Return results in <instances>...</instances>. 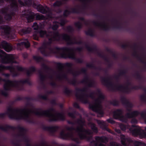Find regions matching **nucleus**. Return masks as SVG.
I'll use <instances>...</instances> for the list:
<instances>
[{
    "label": "nucleus",
    "instance_id": "obj_13",
    "mask_svg": "<svg viewBox=\"0 0 146 146\" xmlns=\"http://www.w3.org/2000/svg\"><path fill=\"white\" fill-rule=\"evenodd\" d=\"M18 81L17 80H11L9 79L6 80L0 77V83L1 82H5L3 86L4 89L5 90H11V87L16 86Z\"/></svg>",
    "mask_w": 146,
    "mask_h": 146
},
{
    "label": "nucleus",
    "instance_id": "obj_56",
    "mask_svg": "<svg viewBox=\"0 0 146 146\" xmlns=\"http://www.w3.org/2000/svg\"><path fill=\"white\" fill-rule=\"evenodd\" d=\"M36 18L37 20H42L44 19L45 17L42 15H36Z\"/></svg>",
    "mask_w": 146,
    "mask_h": 146
},
{
    "label": "nucleus",
    "instance_id": "obj_51",
    "mask_svg": "<svg viewBox=\"0 0 146 146\" xmlns=\"http://www.w3.org/2000/svg\"><path fill=\"white\" fill-rule=\"evenodd\" d=\"M135 146H146V144L140 141H136L135 142Z\"/></svg>",
    "mask_w": 146,
    "mask_h": 146
},
{
    "label": "nucleus",
    "instance_id": "obj_29",
    "mask_svg": "<svg viewBox=\"0 0 146 146\" xmlns=\"http://www.w3.org/2000/svg\"><path fill=\"white\" fill-rule=\"evenodd\" d=\"M0 44L3 48L7 52H9L12 50V46L6 41H2Z\"/></svg>",
    "mask_w": 146,
    "mask_h": 146
},
{
    "label": "nucleus",
    "instance_id": "obj_59",
    "mask_svg": "<svg viewBox=\"0 0 146 146\" xmlns=\"http://www.w3.org/2000/svg\"><path fill=\"white\" fill-rule=\"evenodd\" d=\"M119 119L121 121L124 122H126L127 121V118L123 115V114L120 116Z\"/></svg>",
    "mask_w": 146,
    "mask_h": 146
},
{
    "label": "nucleus",
    "instance_id": "obj_28",
    "mask_svg": "<svg viewBox=\"0 0 146 146\" xmlns=\"http://www.w3.org/2000/svg\"><path fill=\"white\" fill-rule=\"evenodd\" d=\"M80 11L79 9L76 8H72L71 11L66 9L64 11L63 15L65 17H67L71 13L79 14L80 13Z\"/></svg>",
    "mask_w": 146,
    "mask_h": 146
},
{
    "label": "nucleus",
    "instance_id": "obj_11",
    "mask_svg": "<svg viewBox=\"0 0 146 146\" xmlns=\"http://www.w3.org/2000/svg\"><path fill=\"white\" fill-rule=\"evenodd\" d=\"M17 80L19 81L17 82V85L15 87H11V90H5L4 89V90L5 91H1V94L2 95L7 97L8 96V94L6 91H12L13 90L15 89L17 90H21V88L20 87V84H27L29 85H32L31 82L29 81V78H27L25 80ZM4 86V85H3ZM3 88L4 86H3Z\"/></svg>",
    "mask_w": 146,
    "mask_h": 146
},
{
    "label": "nucleus",
    "instance_id": "obj_26",
    "mask_svg": "<svg viewBox=\"0 0 146 146\" xmlns=\"http://www.w3.org/2000/svg\"><path fill=\"white\" fill-rule=\"evenodd\" d=\"M139 47L136 44H135L133 46L134 50V52L133 54V55L134 56L136 57L138 60L141 63L144 64L145 68L146 69V61L144 60L143 58L141 56H139L136 50L137 48Z\"/></svg>",
    "mask_w": 146,
    "mask_h": 146
},
{
    "label": "nucleus",
    "instance_id": "obj_4",
    "mask_svg": "<svg viewBox=\"0 0 146 146\" xmlns=\"http://www.w3.org/2000/svg\"><path fill=\"white\" fill-rule=\"evenodd\" d=\"M26 109H15L10 106L7 109V111L5 113H0V118H3L5 117L6 115H7L9 118L11 119L17 120H25L31 122L29 119V116L27 113L25 114L24 115H17L14 113L19 112L20 111H23Z\"/></svg>",
    "mask_w": 146,
    "mask_h": 146
},
{
    "label": "nucleus",
    "instance_id": "obj_17",
    "mask_svg": "<svg viewBox=\"0 0 146 146\" xmlns=\"http://www.w3.org/2000/svg\"><path fill=\"white\" fill-rule=\"evenodd\" d=\"M4 70H9L13 77L18 76L20 74L19 73L15 71V68L12 65L5 66L0 64V73Z\"/></svg>",
    "mask_w": 146,
    "mask_h": 146
},
{
    "label": "nucleus",
    "instance_id": "obj_49",
    "mask_svg": "<svg viewBox=\"0 0 146 146\" xmlns=\"http://www.w3.org/2000/svg\"><path fill=\"white\" fill-rule=\"evenodd\" d=\"M132 87L131 88H129L128 86H125L124 90L123 93H128L131 92V90H134V89H132Z\"/></svg>",
    "mask_w": 146,
    "mask_h": 146
},
{
    "label": "nucleus",
    "instance_id": "obj_8",
    "mask_svg": "<svg viewBox=\"0 0 146 146\" xmlns=\"http://www.w3.org/2000/svg\"><path fill=\"white\" fill-rule=\"evenodd\" d=\"M56 64L58 68L60 70H62L64 67V65L66 67L70 68L68 70L69 72L72 74L75 77H76L79 75L81 73H83L86 75H87V70L85 68H82L80 71H76L74 72L71 68L73 66V64L71 63L66 62L62 64L60 62H56Z\"/></svg>",
    "mask_w": 146,
    "mask_h": 146
},
{
    "label": "nucleus",
    "instance_id": "obj_43",
    "mask_svg": "<svg viewBox=\"0 0 146 146\" xmlns=\"http://www.w3.org/2000/svg\"><path fill=\"white\" fill-rule=\"evenodd\" d=\"M64 93L67 96H70L72 93V90L69 89L67 87L64 86Z\"/></svg>",
    "mask_w": 146,
    "mask_h": 146
},
{
    "label": "nucleus",
    "instance_id": "obj_24",
    "mask_svg": "<svg viewBox=\"0 0 146 146\" xmlns=\"http://www.w3.org/2000/svg\"><path fill=\"white\" fill-rule=\"evenodd\" d=\"M46 33V31L40 29L38 31H35L33 35V36L34 39L35 40H38L39 38V36L40 37L44 38Z\"/></svg>",
    "mask_w": 146,
    "mask_h": 146
},
{
    "label": "nucleus",
    "instance_id": "obj_3",
    "mask_svg": "<svg viewBox=\"0 0 146 146\" xmlns=\"http://www.w3.org/2000/svg\"><path fill=\"white\" fill-rule=\"evenodd\" d=\"M52 44L49 42H44L41 46L38 48V50L44 56H49L51 54L54 55L56 57L58 58H60L58 56L64 52L68 51H73L71 48L63 47H62L55 46L53 48L51 47Z\"/></svg>",
    "mask_w": 146,
    "mask_h": 146
},
{
    "label": "nucleus",
    "instance_id": "obj_5",
    "mask_svg": "<svg viewBox=\"0 0 146 146\" xmlns=\"http://www.w3.org/2000/svg\"><path fill=\"white\" fill-rule=\"evenodd\" d=\"M88 88L86 87L82 89L77 88L76 89V96L81 102L85 104H90L87 98L89 97L92 99L95 98V93L91 92L89 95L86 93L88 92Z\"/></svg>",
    "mask_w": 146,
    "mask_h": 146
},
{
    "label": "nucleus",
    "instance_id": "obj_9",
    "mask_svg": "<svg viewBox=\"0 0 146 146\" xmlns=\"http://www.w3.org/2000/svg\"><path fill=\"white\" fill-rule=\"evenodd\" d=\"M0 58L1 62L3 64H17L14 56L12 54H7L3 50L0 51Z\"/></svg>",
    "mask_w": 146,
    "mask_h": 146
},
{
    "label": "nucleus",
    "instance_id": "obj_14",
    "mask_svg": "<svg viewBox=\"0 0 146 146\" xmlns=\"http://www.w3.org/2000/svg\"><path fill=\"white\" fill-rule=\"evenodd\" d=\"M85 47L87 50L90 52H96L98 55L100 57L102 58L107 63L110 62V60L102 52H98V49L96 46L94 47H91L86 44L85 45Z\"/></svg>",
    "mask_w": 146,
    "mask_h": 146
},
{
    "label": "nucleus",
    "instance_id": "obj_64",
    "mask_svg": "<svg viewBox=\"0 0 146 146\" xmlns=\"http://www.w3.org/2000/svg\"><path fill=\"white\" fill-rule=\"evenodd\" d=\"M134 76H135L139 80L142 79V77L138 72H137L135 74Z\"/></svg>",
    "mask_w": 146,
    "mask_h": 146
},
{
    "label": "nucleus",
    "instance_id": "obj_54",
    "mask_svg": "<svg viewBox=\"0 0 146 146\" xmlns=\"http://www.w3.org/2000/svg\"><path fill=\"white\" fill-rule=\"evenodd\" d=\"M76 111H74L73 112H69L68 113V115L70 117L73 118L75 119L76 118V116L75 115Z\"/></svg>",
    "mask_w": 146,
    "mask_h": 146
},
{
    "label": "nucleus",
    "instance_id": "obj_35",
    "mask_svg": "<svg viewBox=\"0 0 146 146\" xmlns=\"http://www.w3.org/2000/svg\"><path fill=\"white\" fill-rule=\"evenodd\" d=\"M123 111L120 109L116 110L113 112V117L115 119H119L120 116L123 114Z\"/></svg>",
    "mask_w": 146,
    "mask_h": 146
},
{
    "label": "nucleus",
    "instance_id": "obj_27",
    "mask_svg": "<svg viewBox=\"0 0 146 146\" xmlns=\"http://www.w3.org/2000/svg\"><path fill=\"white\" fill-rule=\"evenodd\" d=\"M89 109L92 110L93 111H94L100 115L101 117H102L104 115V113L103 111L97 107L95 106L94 104H90L89 105Z\"/></svg>",
    "mask_w": 146,
    "mask_h": 146
},
{
    "label": "nucleus",
    "instance_id": "obj_6",
    "mask_svg": "<svg viewBox=\"0 0 146 146\" xmlns=\"http://www.w3.org/2000/svg\"><path fill=\"white\" fill-rule=\"evenodd\" d=\"M110 77H103L102 78V82L103 84L107 87L110 90L115 92L120 91L124 92L125 86L121 84L114 85L112 82L110 81Z\"/></svg>",
    "mask_w": 146,
    "mask_h": 146
},
{
    "label": "nucleus",
    "instance_id": "obj_34",
    "mask_svg": "<svg viewBox=\"0 0 146 146\" xmlns=\"http://www.w3.org/2000/svg\"><path fill=\"white\" fill-rule=\"evenodd\" d=\"M36 8L38 11L43 14H45L48 13V11L46 10L49 9V8L47 6L45 8L41 4H39L36 5Z\"/></svg>",
    "mask_w": 146,
    "mask_h": 146
},
{
    "label": "nucleus",
    "instance_id": "obj_12",
    "mask_svg": "<svg viewBox=\"0 0 146 146\" xmlns=\"http://www.w3.org/2000/svg\"><path fill=\"white\" fill-rule=\"evenodd\" d=\"M93 24L95 26L100 28L102 30L105 31H108L110 30L111 28L112 29H117L118 30L122 29L123 27L120 25L114 26L111 27L110 26L107 25L105 24L102 25V23L97 21H93Z\"/></svg>",
    "mask_w": 146,
    "mask_h": 146
},
{
    "label": "nucleus",
    "instance_id": "obj_33",
    "mask_svg": "<svg viewBox=\"0 0 146 146\" xmlns=\"http://www.w3.org/2000/svg\"><path fill=\"white\" fill-rule=\"evenodd\" d=\"M132 127L129 128V130L133 135H137L141 133V130L140 128L133 129V128L137 127V126L135 125H132Z\"/></svg>",
    "mask_w": 146,
    "mask_h": 146
},
{
    "label": "nucleus",
    "instance_id": "obj_45",
    "mask_svg": "<svg viewBox=\"0 0 146 146\" xmlns=\"http://www.w3.org/2000/svg\"><path fill=\"white\" fill-rule=\"evenodd\" d=\"M91 128L92 130L94 133H98V129L94 123H92L91 124Z\"/></svg>",
    "mask_w": 146,
    "mask_h": 146
},
{
    "label": "nucleus",
    "instance_id": "obj_18",
    "mask_svg": "<svg viewBox=\"0 0 146 146\" xmlns=\"http://www.w3.org/2000/svg\"><path fill=\"white\" fill-rule=\"evenodd\" d=\"M15 66L17 70L19 71L23 72L26 71L27 76L29 77L31 76L34 72H36V68L33 66L29 67V70H27L26 68L18 65H15Z\"/></svg>",
    "mask_w": 146,
    "mask_h": 146
},
{
    "label": "nucleus",
    "instance_id": "obj_16",
    "mask_svg": "<svg viewBox=\"0 0 146 146\" xmlns=\"http://www.w3.org/2000/svg\"><path fill=\"white\" fill-rule=\"evenodd\" d=\"M35 16V14L34 12L27 9L23 10L21 14V17L26 18L29 23L33 21Z\"/></svg>",
    "mask_w": 146,
    "mask_h": 146
},
{
    "label": "nucleus",
    "instance_id": "obj_47",
    "mask_svg": "<svg viewBox=\"0 0 146 146\" xmlns=\"http://www.w3.org/2000/svg\"><path fill=\"white\" fill-rule=\"evenodd\" d=\"M62 5V2L59 0H57L53 4V6L54 7H60Z\"/></svg>",
    "mask_w": 146,
    "mask_h": 146
},
{
    "label": "nucleus",
    "instance_id": "obj_61",
    "mask_svg": "<svg viewBox=\"0 0 146 146\" xmlns=\"http://www.w3.org/2000/svg\"><path fill=\"white\" fill-rule=\"evenodd\" d=\"M38 98L40 99H42L44 100H48V99L46 95H39L38 96Z\"/></svg>",
    "mask_w": 146,
    "mask_h": 146
},
{
    "label": "nucleus",
    "instance_id": "obj_63",
    "mask_svg": "<svg viewBox=\"0 0 146 146\" xmlns=\"http://www.w3.org/2000/svg\"><path fill=\"white\" fill-rule=\"evenodd\" d=\"M120 127L122 130L125 131L128 128V126L125 124H121L120 125Z\"/></svg>",
    "mask_w": 146,
    "mask_h": 146
},
{
    "label": "nucleus",
    "instance_id": "obj_52",
    "mask_svg": "<svg viewBox=\"0 0 146 146\" xmlns=\"http://www.w3.org/2000/svg\"><path fill=\"white\" fill-rule=\"evenodd\" d=\"M66 30L69 33H72L74 31V29L71 26L69 25L67 27Z\"/></svg>",
    "mask_w": 146,
    "mask_h": 146
},
{
    "label": "nucleus",
    "instance_id": "obj_36",
    "mask_svg": "<svg viewBox=\"0 0 146 146\" xmlns=\"http://www.w3.org/2000/svg\"><path fill=\"white\" fill-rule=\"evenodd\" d=\"M38 72L39 74L40 84L42 85L43 88H44L45 86L44 84V81L46 79V76L43 74L41 70H39Z\"/></svg>",
    "mask_w": 146,
    "mask_h": 146
},
{
    "label": "nucleus",
    "instance_id": "obj_7",
    "mask_svg": "<svg viewBox=\"0 0 146 146\" xmlns=\"http://www.w3.org/2000/svg\"><path fill=\"white\" fill-rule=\"evenodd\" d=\"M9 129H11L13 130H15L16 129H18L20 133L19 136L23 137L24 141L26 143L29 142V139L25 136V133L27 131L26 129L23 127L20 126V125H18L17 127H15L6 124L5 125V127H4L3 126L0 125V129L5 132H8Z\"/></svg>",
    "mask_w": 146,
    "mask_h": 146
},
{
    "label": "nucleus",
    "instance_id": "obj_2",
    "mask_svg": "<svg viewBox=\"0 0 146 146\" xmlns=\"http://www.w3.org/2000/svg\"><path fill=\"white\" fill-rule=\"evenodd\" d=\"M25 109V110L23 111H20L19 112H23V114H20L22 115H24L25 114L27 113L28 114L29 117V119L31 122L28 121L26 120H24L27 122L30 123H34V121L31 119L30 115V113H32L35 115L38 116H45L48 118L47 121L49 122H57L59 121H64L65 120V117L63 113H57V116H56L53 114L50 113V112H54L55 110L53 108H51L49 109L46 110H42L41 109L36 108L37 111L32 110H31L25 108L23 109Z\"/></svg>",
    "mask_w": 146,
    "mask_h": 146
},
{
    "label": "nucleus",
    "instance_id": "obj_62",
    "mask_svg": "<svg viewBox=\"0 0 146 146\" xmlns=\"http://www.w3.org/2000/svg\"><path fill=\"white\" fill-rule=\"evenodd\" d=\"M141 117L144 119L146 124V110L145 111H143V112L141 114Z\"/></svg>",
    "mask_w": 146,
    "mask_h": 146
},
{
    "label": "nucleus",
    "instance_id": "obj_37",
    "mask_svg": "<svg viewBox=\"0 0 146 146\" xmlns=\"http://www.w3.org/2000/svg\"><path fill=\"white\" fill-rule=\"evenodd\" d=\"M32 31V29L29 27L21 29L19 31V33L21 35L29 34Z\"/></svg>",
    "mask_w": 146,
    "mask_h": 146
},
{
    "label": "nucleus",
    "instance_id": "obj_20",
    "mask_svg": "<svg viewBox=\"0 0 146 146\" xmlns=\"http://www.w3.org/2000/svg\"><path fill=\"white\" fill-rule=\"evenodd\" d=\"M0 29L2 30L1 32L2 35L9 37L11 35V28L8 25H4L1 26Z\"/></svg>",
    "mask_w": 146,
    "mask_h": 146
},
{
    "label": "nucleus",
    "instance_id": "obj_25",
    "mask_svg": "<svg viewBox=\"0 0 146 146\" xmlns=\"http://www.w3.org/2000/svg\"><path fill=\"white\" fill-rule=\"evenodd\" d=\"M6 2H11V8L13 11L16 12L18 10L19 7L16 0H4ZM4 0H0V4L4 3Z\"/></svg>",
    "mask_w": 146,
    "mask_h": 146
},
{
    "label": "nucleus",
    "instance_id": "obj_22",
    "mask_svg": "<svg viewBox=\"0 0 146 146\" xmlns=\"http://www.w3.org/2000/svg\"><path fill=\"white\" fill-rule=\"evenodd\" d=\"M121 101L123 105L125 107L127 111L129 112H131V108L133 106V104L124 97H122L121 98Z\"/></svg>",
    "mask_w": 146,
    "mask_h": 146
},
{
    "label": "nucleus",
    "instance_id": "obj_19",
    "mask_svg": "<svg viewBox=\"0 0 146 146\" xmlns=\"http://www.w3.org/2000/svg\"><path fill=\"white\" fill-rule=\"evenodd\" d=\"M95 139L96 141L93 140L90 142V144H94L95 146H97L98 143L101 142L106 143L109 141L108 138L104 136H96Z\"/></svg>",
    "mask_w": 146,
    "mask_h": 146
},
{
    "label": "nucleus",
    "instance_id": "obj_40",
    "mask_svg": "<svg viewBox=\"0 0 146 146\" xmlns=\"http://www.w3.org/2000/svg\"><path fill=\"white\" fill-rule=\"evenodd\" d=\"M33 60L37 63H40L44 61L43 58L40 56H33Z\"/></svg>",
    "mask_w": 146,
    "mask_h": 146
},
{
    "label": "nucleus",
    "instance_id": "obj_10",
    "mask_svg": "<svg viewBox=\"0 0 146 146\" xmlns=\"http://www.w3.org/2000/svg\"><path fill=\"white\" fill-rule=\"evenodd\" d=\"M53 33L54 36L48 38V41L52 44L54 41L58 42L61 44H63V41H65V40H66V36H68L67 34H60L58 31L54 32Z\"/></svg>",
    "mask_w": 146,
    "mask_h": 146
},
{
    "label": "nucleus",
    "instance_id": "obj_46",
    "mask_svg": "<svg viewBox=\"0 0 146 146\" xmlns=\"http://www.w3.org/2000/svg\"><path fill=\"white\" fill-rule=\"evenodd\" d=\"M95 105H94L98 108H100L101 106L102 101L101 100L99 99H96L95 100Z\"/></svg>",
    "mask_w": 146,
    "mask_h": 146
},
{
    "label": "nucleus",
    "instance_id": "obj_31",
    "mask_svg": "<svg viewBox=\"0 0 146 146\" xmlns=\"http://www.w3.org/2000/svg\"><path fill=\"white\" fill-rule=\"evenodd\" d=\"M97 121L98 124L100 125V127L103 130L106 131L110 133H112L113 131L107 127L104 121L97 120Z\"/></svg>",
    "mask_w": 146,
    "mask_h": 146
},
{
    "label": "nucleus",
    "instance_id": "obj_30",
    "mask_svg": "<svg viewBox=\"0 0 146 146\" xmlns=\"http://www.w3.org/2000/svg\"><path fill=\"white\" fill-rule=\"evenodd\" d=\"M30 43L28 41H27L26 42L22 41L18 43L17 44V49L22 50L23 49L24 46L28 48L30 47Z\"/></svg>",
    "mask_w": 146,
    "mask_h": 146
},
{
    "label": "nucleus",
    "instance_id": "obj_42",
    "mask_svg": "<svg viewBox=\"0 0 146 146\" xmlns=\"http://www.w3.org/2000/svg\"><path fill=\"white\" fill-rule=\"evenodd\" d=\"M53 25L52 26L51 28L53 30L56 31L59 27V25L58 24L59 22L56 21H54L53 22Z\"/></svg>",
    "mask_w": 146,
    "mask_h": 146
},
{
    "label": "nucleus",
    "instance_id": "obj_41",
    "mask_svg": "<svg viewBox=\"0 0 146 146\" xmlns=\"http://www.w3.org/2000/svg\"><path fill=\"white\" fill-rule=\"evenodd\" d=\"M85 33L86 35H89L92 37H94L95 36L94 30L91 28L89 29L88 31H86Z\"/></svg>",
    "mask_w": 146,
    "mask_h": 146
},
{
    "label": "nucleus",
    "instance_id": "obj_50",
    "mask_svg": "<svg viewBox=\"0 0 146 146\" xmlns=\"http://www.w3.org/2000/svg\"><path fill=\"white\" fill-rule=\"evenodd\" d=\"M144 87L141 84H140L139 86H135L132 87V89L134 90H138L139 89L143 90Z\"/></svg>",
    "mask_w": 146,
    "mask_h": 146
},
{
    "label": "nucleus",
    "instance_id": "obj_15",
    "mask_svg": "<svg viewBox=\"0 0 146 146\" xmlns=\"http://www.w3.org/2000/svg\"><path fill=\"white\" fill-rule=\"evenodd\" d=\"M73 49V50L68 51L72 52L69 53L68 54H67L64 52L63 53H61L60 55L58 56V57H60V58H63L66 59L67 58H69L72 59H74L76 60V62L79 63H82L83 62V60L82 59L80 58H77L75 56L74 53L73 52L74 51V50Z\"/></svg>",
    "mask_w": 146,
    "mask_h": 146
},
{
    "label": "nucleus",
    "instance_id": "obj_23",
    "mask_svg": "<svg viewBox=\"0 0 146 146\" xmlns=\"http://www.w3.org/2000/svg\"><path fill=\"white\" fill-rule=\"evenodd\" d=\"M67 36H66L65 42L68 45H72L74 44H83V42L81 40L77 41L75 38H74V40L72 39L70 36L67 34Z\"/></svg>",
    "mask_w": 146,
    "mask_h": 146
},
{
    "label": "nucleus",
    "instance_id": "obj_21",
    "mask_svg": "<svg viewBox=\"0 0 146 146\" xmlns=\"http://www.w3.org/2000/svg\"><path fill=\"white\" fill-rule=\"evenodd\" d=\"M41 128L44 130L49 131L53 136H54L55 133L59 129L58 126H46L44 125H41Z\"/></svg>",
    "mask_w": 146,
    "mask_h": 146
},
{
    "label": "nucleus",
    "instance_id": "obj_55",
    "mask_svg": "<svg viewBox=\"0 0 146 146\" xmlns=\"http://www.w3.org/2000/svg\"><path fill=\"white\" fill-rule=\"evenodd\" d=\"M127 73V70L125 69L121 70L119 73V76H125Z\"/></svg>",
    "mask_w": 146,
    "mask_h": 146
},
{
    "label": "nucleus",
    "instance_id": "obj_60",
    "mask_svg": "<svg viewBox=\"0 0 146 146\" xmlns=\"http://www.w3.org/2000/svg\"><path fill=\"white\" fill-rule=\"evenodd\" d=\"M42 68L45 70L48 71L50 70V68L46 65L44 63H42L41 65Z\"/></svg>",
    "mask_w": 146,
    "mask_h": 146
},
{
    "label": "nucleus",
    "instance_id": "obj_44",
    "mask_svg": "<svg viewBox=\"0 0 146 146\" xmlns=\"http://www.w3.org/2000/svg\"><path fill=\"white\" fill-rule=\"evenodd\" d=\"M74 25L78 30H80L83 27L82 23L79 21H78L75 23Z\"/></svg>",
    "mask_w": 146,
    "mask_h": 146
},
{
    "label": "nucleus",
    "instance_id": "obj_48",
    "mask_svg": "<svg viewBox=\"0 0 146 146\" xmlns=\"http://www.w3.org/2000/svg\"><path fill=\"white\" fill-rule=\"evenodd\" d=\"M110 103L114 106H119V102L116 100H114L112 101H110Z\"/></svg>",
    "mask_w": 146,
    "mask_h": 146
},
{
    "label": "nucleus",
    "instance_id": "obj_32",
    "mask_svg": "<svg viewBox=\"0 0 146 146\" xmlns=\"http://www.w3.org/2000/svg\"><path fill=\"white\" fill-rule=\"evenodd\" d=\"M143 112V111L141 112H139L138 111L135 110L131 112V113H127L126 115V117L128 118H131L135 117L139 115L141 116V114Z\"/></svg>",
    "mask_w": 146,
    "mask_h": 146
},
{
    "label": "nucleus",
    "instance_id": "obj_53",
    "mask_svg": "<svg viewBox=\"0 0 146 146\" xmlns=\"http://www.w3.org/2000/svg\"><path fill=\"white\" fill-rule=\"evenodd\" d=\"M32 27L35 31H38L39 29V27L36 22H35L33 23Z\"/></svg>",
    "mask_w": 146,
    "mask_h": 146
},
{
    "label": "nucleus",
    "instance_id": "obj_57",
    "mask_svg": "<svg viewBox=\"0 0 146 146\" xmlns=\"http://www.w3.org/2000/svg\"><path fill=\"white\" fill-rule=\"evenodd\" d=\"M140 98L142 102L146 103V95L145 94L141 95L140 96Z\"/></svg>",
    "mask_w": 146,
    "mask_h": 146
},
{
    "label": "nucleus",
    "instance_id": "obj_58",
    "mask_svg": "<svg viewBox=\"0 0 146 146\" xmlns=\"http://www.w3.org/2000/svg\"><path fill=\"white\" fill-rule=\"evenodd\" d=\"M57 78L59 80H61L62 78H64L67 80H68L66 75L65 74H63L61 76L59 75L57 76Z\"/></svg>",
    "mask_w": 146,
    "mask_h": 146
},
{
    "label": "nucleus",
    "instance_id": "obj_1",
    "mask_svg": "<svg viewBox=\"0 0 146 146\" xmlns=\"http://www.w3.org/2000/svg\"><path fill=\"white\" fill-rule=\"evenodd\" d=\"M84 122L81 119H78L76 123L80 126L76 129L73 127H67L66 129L71 132L66 133L64 130H62L59 134V138L63 140L70 139L77 144H79L80 142L79 139L74 136L72 132V131L75 130L78 133V136L81 140L86 139L88 141L90 142L92 139V136H88L87 135H91L92 133L89 129H86L83 127Z\"/></svg>",
    "mask_w": 146,
    "mask_h": 146
},
{
    "label": "nucleus",
    "instance_id": "obj_38",
    "mask_svg": "<svg viewBox=\"0 0 146 146\" xmlns=\"http://www.w3.org/2000/svg\"><path fill=\"white\" fill-rule=\"evenodd\" d=\"M15 14L14 12H11L10 13H7L4 15V18L7 21H10L12 19V16Z\"/></svg>",
    "mask_w": 146,
    "mask_h": 146
},
{
    "label": "nucleus",
    "instance_id": "obj_39",
    "mask_svg": "<svg viewBox=\"0 0 146 146\" xmlns=\"http://www.w3.org/2000/svg\"><path fill=\"white\" fill-rule=\"evenodd\" d=\"M87 67L94 69L96 70H98L99 71H103V69L104 68L99 67H98L96 66L93 63L91 64H87L86 65Z\"/></svg>",
    "mask_w": 146,
    "mask_h": 146
}]
</instances>
